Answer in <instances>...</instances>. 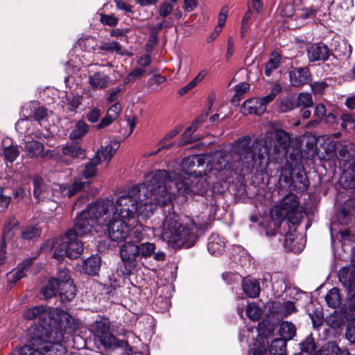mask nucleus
Instances as JSON below:
<instances>
[{
  "label": "nucleus",
  "instance_id": "c85d7f7f",
  "mask_svg": "<svg viewBox=\"0 0 355 355\" xmlns=\"http://www.w3.org/2000/svg\"><path fill=\"white\" fill-rule=\"evenodd\" d=\"M148 230V227H144L139 223H137L131 228L129 227L128 238L139 242L146 237Z\"/></svg>",
  "mask_w": 355,
  "mask_h": 355
},
{
  "label": "nucleus",
  "instance_id": "9d476101",
  "mask_svg": "<svg viewBox=\"0 0 355 355\" xmlns=\"http://www.w3.org/2000/svg\"><path fill=\"white\" fill-rule=\"evenodd\" d=\"M272 137V133L268 132L265 137V145H264V151L261 149V145L258 142H254L251 144H257L260 152L262 153L266 158L267 159V162H268V155L270 153L272 148H273V152L275 153H279L282 151L283 153H286L288 148L291 144V137L289 134L282 130L279 129L275 131V141H269V138Z\"/></svg>",
  "mask_w": 355,
  "mask_h": 355
},
{
  "label": "nucleus",
  "instance_id": "393cba45",
  "mask_svg": "<svg viewBox=\"0 0 355 355\" xmlns=\"http://www.w3.org/2000/svg\"><path fill=\"white\" fill-rule=\"evenodd\" d=\"M101 259L98 256H92L84 261L83 270L89 275L97 274L100 269Z\"/></svg>",
  "mask_w": 355,
  "mask_h": 355
},
{
  "label": "nucleus",
  "instance_id": "e433bc0d",
  "mask_svg": "<svg viewBox=\"0 0 355 355\" xmlns=\"http://www.w3.org/2000/svg\"><path fill=\"white\" fill-rule=\"evenodd\" d=\"M138 256L141 258H148L155 252L156 245L154 243L146 242L137 245Z\"/></svg>",
  "mask_w": 355,
  "mask_h": 355
},
{
  "label": "nucleus",
  "instance_id": "680f3d73",
  "mask_svg": "<svg viewBox=\"0 0 355 355\" xmlns=\"http://www.w3.org/2000/svg\"><path fill=\"white\" fill-rule=\"evenodd\" d=\"M206 71L202 70L198 73V74L191 81L189 82L187 86V87L191 90L194 88L199 83H200L206 76Z\"/></svg>",
  "mask_w": 355,
  "mask_h": 355
},
{
  "label": "nucleus",
  "instance_id": "79ce46f5",
  "mask_svg": "<svg viewBox=\"0 0 355 355\" xmlns=\"http://www.w3.org/2000/svg\"><path fill=\"white\" fill-rule=\"evenodd\" d=\"M321 355H349L347 351H341L334 343L324 345L321 349Z\"/></svg>",
  "mask_w": 355,
  "mask_h": 355
},
{
  "label": "nucleus",
  "instance_id": "a18cd8bd",
  "mask_svg": "<svg viewBox=\"0 0 355 355\" xmlns=\"http://www.w3.org/2000/svg\"><path fill=\"white\" fill-rule=\"evenodd\" d=\"M19 149L17 146L10 145V146L5 147L3 150V154L5 159L10 162H14L19 155Z\"/></svg>",
  "mask_w": 355,
  "mask_h": 355
},
{
  "label": "nucleus",
  "instance_id": "49530a36",
  "mask_svg": "<svg viewBox=\"0 0 355 355\" xmlns=\"http://www.w3.org/2000/svg\"><path fill=\"white\" fill-rule=\"evenodd\" d=\"M246 314L249 318L257 321L261 317V310L254 303H250L247 306Z\"/></svg>",
  "mask_w": 355,
  "mask_h": 355
},
{
  "label": "nucleus",
  "instance_id": "bb28decb",
  "mask_svg": "<svg viewBox=\"0 0 355 355\" xmlns=\"http://www.w3.org/2000/svg\"><path fill=\"white\" fill-rule=\"evenodd\" d=\"M60 299L62 302L71 301L76 295V290L73 282H65L59 286Z\"/></svg>",
  "mask_w": 355,
  "mask_h": 355
},
{
  "label": "nucleus",
  "instance_id": "a211bd4d",
  "mask_svg": "<svg viewBox=\"0 0 355 355\" xmlns=\"http://www.w3.org/2000/svg\"><path fill=\"white\" fill-rule=\"evenodd\" d=\"M290 82L294 87H299L310 80L311 73L307 67H297L289 72Z\"/></svg>",
  "mask_w": 355,
  "mask_h": 355
},
{
  "label": "nucleus",
  "instance_id": "0eeeda50",
  "mask_svg": "<svg viewBox=\"0 0 355 355\" xmlns=\"http://www.w3.org/2000/svg\"><path fill=\"white\" fill-rule=\"evenodd\" d=\"M80 218H82V211L75 220L74 227L65 233L61 243L55 248L53 257L58 261H61L64 257L75 259L82 254L84 250L83 243L78 239V236H82L88 233L80 234L78 232L76 225Z\"/></svg>",
  "mask_w": 355,
  "mask_h": 355
},
{
  "label": "nucleus",
  "instance_id": "8fccbe9b",
  "mask_svg": "<svg viewBox=\"0 0 355 355\" xmlns=\"http://www.w3.org/2000/svg\"><path fill=\"white\" fill-rule=\"evenodd\" d=\"M300 349L302 352L311 354L315 350V344L311 336H308L300 343Z\"/></svg>",
  "mask_w": 355,
  "mask_h": 355
},
{
  "label": "nucleus",
  "instance_id": "774afa93",
  "mask_svg": "<svg viewBox=\"0 0 355 355\" xmlns=\"http://www.w3.org/2000/svg\"><path fill=\"white\" fill-rule=\"evenodd\" d=\"M121 111V106L120 103H115L108 109L107 114H110V116L116 120L119 117Z\"/></svg>",
  "mask_w": 355,
  "mask_h": 355
},
{
  "label": "nucleus",
  "instance_id": "0e129e2a",
  "mask_svg": "<svg viewBox=\"0 0 355 355\" xmlns=\"http://www.w3.org/2000/svg\"><path fill=\"white\" fill-rule=\"evenodd\" d=\"M341 127L345 129L349 124L355 123V115L349 113H343L341 115Z\"/></svg>",
  "mask_w": 355,
  "mask_h": 355
},
{
  "label": "nucleus",
  "instance_id": "f704fd0d",
  "mask_svg": "<svg viewBox=\"0 0 355 355\" xmlns=\"http://www.w3.org/2000/svg\"><path fill=\"white\" fill-rule=\"evenodd\" d=\"M318 9L313 6L304 7L300 9L296 10L295 12V20H306L313 19L316 15Z\"/></svg>",
  "mask_w": 355,
  "mask_h": 355
},
{
  "label": "nucleus",
  "instance_id": "423d86ee",
  "mask_svg": "<svg viewBox=\"0 0 355 355\" xmlns=\"http://www.w3.org/2000/svg\"><path fill=\"white\" fill-rule=\"evenodd\" d=\"M207 170H199L194 171L195 175L189 174L187 176L178 177L175 181H173L172 176L168 175L170 181L166 184L168 191L171 196V185H174L177 189L178 193L184 198L192 196L193 195L203 196L207 191L209 183L206 178ZM168 174L169 173L168 172Z\"/></svg>",
  "mask_w": 355,
  "mask_h": 355
},
{
  "label": "nucleus",
  "instance_id": "4468645a",
  "mask_svg": "<svg viewBox=\"0 0 355 355\" xmlns=\"http://www.w3.org/2000/svg\"><path fill=\"white\" fill-rule=\"evenodd\" d=\"M205 164H207L206 167H209L210 164L209 156L207 155H193L182 159L181 173H173V175H170L172 176L173 181H175L178 177L187 176V173L195 175L194 171H197L196 168L203 167Z\"/></svg>",
  "mask_w": 355,
  "mask_h": 355
},
{
  "label": "nucleus",
  "instance_id": "39448f33",
  "mask_svg": "<svg viewBox=\"0 0 355 355\" xmlns=\"http://www.w3.org/2000/svg\"><path fill=\"white\" fill-rule=\"evenodd\" d=\"M28 344L20 349V355H64L66 348L61 343L63 335L55 330L47 335L45 329L33 327L31 330Z\"/></svg>",
  "mask_w": 355,
  "mask_h": 355
},
{
  "label": "nucleus",
  "instance_id": "4d7b16f0",
  "mask_svg": "<svg viewBox=\"0 0 355 355\" xmlns=\"http://www.w3.org/2000/svg\"><path fill=\"white\" fill-rule=\"evenodd\" d=\"M119 287L118 281L115 278L110 277L109 282L104 285L105 293L108 295H113L116 288Z\"/></svg>",
  "mask_w": 355,
  "mask_h": 355
},
{
  "label": "nucleus",
  "instance_id": "7ed1b4c3",
  "mask_svg": "<svg viewBox=\"0 0 355 355\" xmlns=\"http://www.w3.org/2000/svg\"><path fill=\"white\" fill-rule=\"evenodd\" d=\"M112 204L110 201L96 200L82 211V218L78 220L77 229L80 234L98 232L105 227L109 238L114 242H121L128 238L129 225L110 211Z\"/></svg>",
  "mask_w": 355,
  "mask_h": 355
},
{
  "label": "nucleus",
  "instance_id": "603ef678",
  "mask_svg": "<svg viewBox=\"0 0 355 355\" xmlns=\"http://www.w3.org/2000/svg\"><path fill=\"white\" fill-rule=\"evenodd\" d=\"M145 70L142 68L136 67L131 72H130L126 78L124 79V83L128 84L137 78H139L144 76Z\"/></svg>",
  "mask_w": 355,
  "mask_h": 355
},
{
  "label": "nucleus",
  "instance_id": "7c9ffc66",
  "mask_svg": "<svg viewBox=\"0 0 355 355\" xmlns=\"http://www.w3.org/2000/svg\"><path fill=\"white\" fill-rule=\"evenodd\" d=\"M279 334L282 338L285 340H290L296 334V327L294 324L288 321H283L279 327Z\"/></svg>",
  "mask_w": 355,
  "mask_h": 355
},
{
  "label": "nucleus",
  "instance_id": "cd10ccee",
  "mask_svg": "<svg viewBox=\"0 0 355 355\" xmlns=\"http://www.w3.org/2000/svg\"><path fill=\"white\" fill-rule=\"evenodd\" d=\"M62 153L74 159H84L85 151L77 144L67 145L62 148Z\"/></svg>",
  "mask_w": 355,
  "mask_h": 355
},
{
  "label": "nucleus",
  "instance_id": "ddd939ff",
  "mask_svg": "<svg viewBox=\"0 0 355 355\" xmlns=\"http://www.w3.org/2000/svg\"><path fill=\"white\" fill-rule=\"evenodd\" d=\"M279 178L286 184H288L297 193L305 192L309 187V180L306 175L304 173L298 172L293 175L291 166H286L282 168Z\"/></svg>",
  "mask_w": 355,
  "mask_h": 355
},
{
  "label": "nucleus",
  "instance_id": "e2e57ef3",
  "mask_svg": "<svg viewBox=\"0 0 355 355\" xmlns=\"http://www.w3.org/2000/svg\"><path fill=\"white\" fill-rule=\"evenodd\" d=\"M222 277L227 284H231L234 282H238L241 276L238 273L226 272L222 275Z\"/></svg>",
  "mask_w": 355,
  "mask_h": 355
},
{
  "label": "nucleus",
  "instance_id": "bf43d9fd",
  "mask_svg": "<svg viewBox=\"0 0 355 355\" xmlns=\"http://www.w3.org/2000/svg\"><path fill=\"white\" fill-rule=\"evenodd\" d=\"M180 130H181V128L179 127H177V128L170 130L169 132H168L164 135L163 139L162 140H160V141L159 142V145L161 146L163 145H165V142L171 140L173 138H174L180 132Z\"/></svg>",
  "mask_w": 355,
  "mask_h": 355
},
{
  "label": "nucleus",
  "instance_id": "4be33fe9",
  "mask_svg": "<svg viewBox=\"0 0 355 355\" xmlns=\"http://www.w3.org/2000/svg\"><path fill=\"white\" fill-rule=\"evenodd\" d=\"M225 248V239L220 237L218 234H212L209 239L207 243V250L210 254L214 255L221 254Z\"/></svg>",
  "mask_w": 355,
  "mask_h": 355
},
{
  "label": "nucleus",
  "instance_id": "dca6fc26",
  "mask_svg": "<svg viewBox=\"0 0 355 355\" xmlns=\"http://www.w3.org/2000/svg\"><path fill=\"white\" fill-rule=\"evenodd\" d=\"M120 256L124 263L135 266V262L139 257L137 245L131 241L125 242L121 248Z\"/></svg>",
  "mask_w": 355,
  "mask_h": 355
},
{
  "label": "nucleus",
  "instance_id": "864d4df0",
  "mask_svg": "<svg viewBox=\"0 0 355 355\" xmlns=\"http://www.w3.org/2000/svg\"><path fill=\"white\" fill-rule=\"evenodd\" d=\"M54 279H56L59 286L62 284H65V282H73L71 280L69 270L62 268L58 269L57 277H55Z\"/></svg>",
  "mask_w": 355,
  "mask_h": 355
},
{
  "label": "nucleus",
  "instance_id": "1a4fd4ad",
  "mask_svg": "<svg viewBox=\"0 0 355 355\" xmlns=\"http://www.w3.org/2000/svg\"><path fill=\"white\" fill-rule=\"evenodd\" d=\"M302 209L298 197L291 193L273 207L271 216L277 222H282L286 219L290 223L296 225L301 222L303 217Z\"/></svg>",
  "mask_w": 355,
  "mask_h": 355
},
{
  "label": "nucleus",
  "instance_id": "9b49d317",
  "mask_svg": "<svg viewBox=\"0 0 355 355\" xmlns=\"http://www.w3.org/2000/svg\"><path fill=\"white\" fill-rule=\"evenodd\" d=\"M352 266L343 267L340 270L338 278L343 286L347 290L350 297L348 302L349 310L352 317L355 316V254L352 258Z\"/></svg>",
  "mask_w": 355,
  "mask_h": 355
},
{
  "label": "nucleus",
  "instance_id": "f3484780",
  "mask_svg": "<svg viewBox=\"0 0 355 355\" xmlns=\"http://www.w3.org/2000/svg\"><path fill=\"white\" fill-rule=\"evenodd\" d=\"M270 313L278 314L287 317L297 311L295 303L292 301H286L283 304L279 302H272L268 304Z\"/></svg>",
  "mask_w": 355,
  "mask_h": 355
},
{
  "label": "nucleus",
  "instance_id": "6ab92c4d",
  "mask_svg": "<svg viewBox=\"0 0 355 355\" xmlns=\"http://www.w3.org/2000/svg\"><path fill=\"white\" fill-rule=\"evenodd\" d=\"M119 148V143L116 141L111 142L108 146H102L97 150L94 158H98L99 164L103 162L108 163Z\"/></svg>",
  "mask_w": 355,
  "mask_h": 355
},
{
  "label": "nucleus",
  "instance_id": "6e6d98bb",
  "mask_svg": "<svg viewBox=\"0 0 355 355\" xmlns=\"http://www.w3.org/2000/svg\"><path fill=\"white\" fill-rule=\"evenodd\" d=\"M173 6L169 2H164L159 5V15L165 18L168 17L173 11Z\"/></svg>",
  "mask_w": 355,
  "mask_h": 355
},
{
  "label": "nucleus",
  "instance_id": "5fc2aeb1",
  "mask_svg": "<svg viewBox=\"0 0 355 355\" xmlns=\"http://www.w3.org/2000/svg\"><path fill=\"white\" fill-rule=\"evenodd\" d=\"M193 133L188 128L182 135L178 145L182 146L194 142L197 139L193 136Z\"/></svg>",
  "mask_w": 355,
  "mask_h": 355
},
{
  "label": "nucleus",
  "instance_id": "c03bdc74",
  "mask_svg": "<svg viewBox=\"0 0 355 355\" xmlns=\"http://www.w3.org/2000/svg\"><path fill=\"white\" fill-rule=\"evenodd\" d=\"M281 56L278 53L273 54L265 66V75L270 76L272 72L277 69L280 64Z\"/></svg>",
  "mask_w": 355,
  "mask_h": 355
},
{
  "label": "nucleus",
  "instance_id": "c756f323",
  "mask_svg": "<svg viewBox=\"0 0 355 355\" xmlns=\"http://www.w3.org/2000/svg\"><path fill=\"white\" fill-rule=\"evenodd\" d=\"M85 184L86 182L77 180L74 181L71 187H69L67 184H66V186L59 187L60 195L67 196L68 198H71L84 189Z\"/></svg>",
  "mask_w": 355,
  "mask_h": 355
},
{
  "label": "nucleus",
  "instance_id": "f03ea898",
  "mask_svg": "<svg viewBox=\"0 0 355 355\" xmlns=\"http://www.w3.org/2000/svg\"><path fill=\"white\" fill-rule=\"evenodd\" d=\"M232 152L237 159H234L231 152L225 150L215 152L207 170L223 172L227 178L233 177L238 172L244 175L251 173L254 170L262 172L268 166L267 159L257 144H251L249 136L239 138L232 146Z\"/></svg>",
  "mask_w": 355,
  "mask_h": 355
},
{
  "label": "nucleus",
  "instance_id": "de8ad7c7",
  "mask_svg": "<svg viewBox=\"0 0 355 355\" xmlns=\"http://www.w3.org/2000/svg\"><path fill=\"white\" fill-rule=\"evenodd\" d=\"M297 107H310L313 105L312 96L309 93H300L297 98Z\"/></svg>",
  "mask_w": 355,
  "mask_h": 355
},
{
  "label": "nucleus",
  "instance_id": "a878e982",
  "mask_svg": "<svg viewBox=\"0 0 355 355\" xmlns=\"http://www.w3.org/2000/svg\"><path fill=\"white\" fill-rule=\"evenodd\" d=\"M282 91V87L279 84H275L272 88L271 92L269 94L262 98H258L257 102H259L261 107L258 109L257 112L263 113L266 109V105L272 101L276 96Z\"/></svg>",
  "mask_w": 355,
  "mask_h": 355
},
{
  "label": "nucleus",
  "instance_id": "5701e85b",
  "mask_svg": "<svg viewBox=\"0 0 355 355\" xmlns=\"http://www.w3.org/2000/svg\"><path fill=\"white\" fill-rule=\"evenodd\" d=\"M23 150L27 156L31 158L44 156V145L38 141L33 139L26 141Z\"/></svg>",
  "mask_w": 355,
  "mask_h": 355
},
{
  "label": "nucleus",
  "instance_id": "ea45409f",
  "mask_svg": "<svg viewBox=\"0 0 355 355\" xmlns=\"http://www.w3.org/2000/svg\"><path fill=\"white\" fill-rule=\"evenodd\" d=\"M279 111L282 113L291 111L297 107V104L294 97L288 96L283 98L278 101Z\"/></svg>",
  "mask_w": 355,
  "mask_h": 355
},
{
  "label": "nucleus",
  "instance_id": "338daca9",
  "mask_svg": "<svg viewBox=\"0 0 355 355\" xmlns=\"http://www.w3.org/2000/svg\"><path fill=\"white\" fill-rule=\"evenodd\" d=\"M101 115V112L98 108H94L90 110L87 114V119L89 122H96Z\"/></svg>",
  "mask_w": 355,
  "mask_h": 355
},
{
  "label": "nucleus",
  "instance_id": "f257e3e1",
  "mask_svg": "<svg viewBox=\"0 0 355 355\" xmlns=\"http://www.w3.org/2000/svg\"><path fill=\"white\" fill-rule=\"evenodd\" d=\"M169 182L167 171L157 170L145 176L144 183L125 191L115 201L109 199L102 200L112 202V205L109 209L114 212V215L121 218L131 219L141 206H149V210L152 211L157 205L164 206L170 203V192L166 187Z\"/></svg>",
  "mask_w": 355,
  "mask_h": 355
},
{
  "label": "nucleus",
  "instance_id": "f8f14e48",
  "mask_svg": "<svg viewBox=\"0 0 355 355\" xmlns=\"http://www.w3.org/2000/svg\"><path fill=\"white\" fill-rule=\"evenodd\" d=\"M24 318L26 320H34L38 318L39 322L32 325L28 329V334H31V330L33 327L39 329H45L47 335L51 334L52 331L58 330V329L51 328V318L50 313L47 308L44 306H37L28 309L24 312Z\"/></svg>",
  "mask_w": 355,
  "mask_h": 355
},
{
  "label": "nucleus",
  "instance_id": "13d9d810",
  "mask_svg": "<svg viewBox=\"0 0 355 355\" xmlns=\"http://www.w3.org/2000/svg\"><path fill=\"white\" fill-rule=\"evenodd\" d=\"M68 104L71 110H75L82 103L83 97L80 95H72L67 98Z\"/></svg>",
  "mask_w": 355,
  "mask_h": 355
},
{
  "label": "nucleus",
  "instance_id": "3c124183",
  "mask_svg": "<svg viewBox=\"0 0 355 355\" xmlns=\"http://www.w3.org/2000/svg\"><path fill=\"white\" fill-rule=\"evenodd\" d=\"M258 98L249 99L244 103V108L246 109L250 114H255L261 115L263 113H258L257 111L261 107L259 102H257Z\"/></svg>",
  "mask_w": 355,
  "mask_h": 355
},
{
  "label": "nucleus",
  "instance_id": "b1692460",
  "mask_svg": "<svg viewBox=\"0 0 355 355\" xmlns=\"http://www.w3.org/2000/svg\"><path fill=\"white\" fill-rule=\"evenodd\" d=\"M243 292L250 297L254 298L260 293V286L257 279L254 278L245 277L242 281Z\"/></svg>",
  "mask_w": 355,
  "mask_h": 355
},
{
  "label": "nucleus",
  "instance_id": "4c0bfd02",
  "mask_svg": "<svg viewBox=\"0 0 355 355\" xmlns=\"http://www.w3.org/2000/svg\"><path fill=\"white\" fill-rule=\"evenodd\" d=\"M88 131V125L83 121H78L74 129L71 132L69 138L71 139H80Z\"/></svg>",
  "mask_w": 355,
  "mask_h": 355
},
{
  "label": "nucleus",
  "instance_id": "37998d69",
  "mask_svg": "<svg viewBox=\"0 0 355 355\" xmlns=\"http://www.w3.org/2000/svg\"><path fill=\"white\" fill-rule=\"evenodd\" d=\"M98 49L99 50L108 52L115 51L121 55H123L122 46L116 41L103 42L99 44Z\"/></svg>",
  "mask_w": 355,
  "mask_h": 355
},
{
  "label": "nucleus",
  "instance_id": "aec40b11",
  "mask_svg": "<svg viewBox=\"0 0 355 355\" xmlns=\"http://www.w3.org/2000/svg\"><path fill=\"white\" fill-rule=\"evenodd\" d=\"M111 83L110 77L103 72L98 71L89 76L88 83L94 89H103Z\"/></svg>",
  "mask_w": 355,
  "mask_h": 355
},
{
  "label": "nucleus",
  "instance_id": "412c9836",
  "mask_svg": "<svg viewBox=\"0 0 355 355\" xmlns=\"http://www.w3.org/2000/svg\"><path fill=\"white\" fill-rule=\"evenodd\" d=\"M32 263V259H24L17 267L12 272L8 273V282L11 284H15L17 281L24 277Z\"/></svg>",
  "mask_w": 355,
  "mask_h": 355
},
{
  "label": "nucleus",
  "instance_id": "c9c22d12",
  "mask_svg": "<svg viewBox=\"0 0 355 355\" xmlns=\"http://www.w3.org/2000/svg\"><path fill=\"white\" fill-rule=\"evenodd\" d=\"M58 290H59V284L55 279L51 278L42 288V293L46 299H48L55 296Z\"/></svg>",
  "mask_w": 355,
  "mask_h": 355
},
{
  "label": "nucleus",
  "instance_id": "2eb2a0df",
  "mask_svg": "<svg viewBox=\"0 0 355 355\" xmlns=\"http://www.w3.org/2000/svg\"><path fill=\"white\" fill-rule=\"evenodd\" d=\"M306 51L310 62L326 61L330 55L329 47L322 42L311 44L307 47Z\"/></svg>",
  "mask_w": 355,
  "mask_h": 355
},
{
  "label": "nucleus",
  "instance_id": "72a5a7b5",
  "mask_svg": "<svg viewBox=\"0 0 355 355\" xmlns=\"http://www.w3.org/2000/svg\"><path fill=\"white\" fill-rule=\"evenodd\" d=\"M327 305L333 309L338 307L341 303V297L337 288H331L325 296Z\"/></svg>",
  "mask_w": 355,
  "mask_h": 355
},
{
  "label": "nucleus",
  "instance_id": "a19ab883",
  "mask_svg": "<svg viewBox=\"0 0 355 355\" xmlns=\"http://www.w3.org/2000/svg\"><path fill=\"white\" fill-rule=\"evenodd\" d=\"M99 164V159L98 158H92L85 165L83 170V175L85 178L94 177L96 173V166Z\"/></svg>",
  "mask_w": 355,
  "mask_h": 355
},
{
  "label": "nucleus",
  "instance_id": "20e7f679",
  "mask_svg": "<svg viewBox=\"0 0 355 355\" xmlns=\"http://www.w3.org/2000/svg\"><path fill=\"white\" fill-rule=\"evenodd\" d=\"M200 228L192 218L169 213L161 226V236L174 249L189 248L196 243Z\"/></svg>",
  "mask_w": 355,
  "mask_h": 355
},
{
  "label": "nucleus",
  "instance_id": "052dcab7",
  "mask_svg": "<svg viewBox=\"0 0 355 355\" xmlns=\"http://www.w3.org/2000/svg\"><path fill=\"white\" fill-rule=\"evenodd\" d=\"M47 116V110L44 107H38L35 110L34 118L39 123H42L44 119H46Z\"/></svg>",
  "mask_w": 355,
  "mask_h": 355
},
{
  "label": "nucleus",
  "instance_id": "69168bd1",
  "mask_svg": "<svg viewBox=\"0 0 355 355\" xmlns=\"http://www.w3.org/2000/svg\"><path fill=\"white\" fill-rule=\"evenodd\" d=\"M101 21L102 24L110 26H115L118 23V19L113 15H103Z\"/></svg>",
  "mask_w": 355,
  "mask_h": 355
},
{
  "label": "nucleus",
  "instance_id": "09e8293b",
  "mask_svg": "<svg viewBox=\"0 0 355 355\" xmlns=\"http://www.w3.org/2000/svg\"><path fill=\"white\" fill-rule=\"evenodd\" d=\"M33 196L35 198H39L40 195L42 193L43 188H44V180L43 179L39 176H35L33 180Z\"/></svg>",
  "mask_w": 355,
  "mask_h": 355
},
{
  "label": "nucleus",
  "instance_id": "6e6552de",
  "mask_svg": "<svg viewBox=\"0 0 355 355\" xmlns=\"http://www.w3.org/2000/svg\"><path fill=\"white\" fill-rule=\"evenodd\" d=\"M110 323L107 318L98 315L90 330L98 348L105 349H124L129 347L127 342L116 338L110 331Z\"/></svg>",
  "mask_w": 355,
  "mask_h": 355
},
{
  "label": "nucleus",
  "instance_id": "58836bf2",
  "mask_svg": "<svg viewBox=\"0 0 355 355\" xmlns=\"http://www.w3.org/2000/svg\"><path fill=\"white\" fill-rule=\"evenodd\" d=\"M41 234V229L37 225H28L21 231V237L24 239L31 240L37 238Z\"/></svg>",
  "mask_w": 355,
  "mask_h": 355
},
{
  "label": "nucleus",
  "instance_id": "2f4dec72",
  "mask_svg": "<svg viewBox=\"0 0 355 355\" xmlns=\"http://www.w3.org/2000/svg\"><path fill=\"white\" fill-rule=\"evenodd\" d=\"M19 222L14 216H9L5 222L3 232V241L7 239H10L13 237L14 234L12 230L18 225Z\"/></svg>",
  "mask_w": 355,
  "mask_h": 355
},
{
  "label": "nucleus",
  "instance_id": "473e14b6",
  "mask_svg": "<svg viewBox=\"0 0 355 355\" xmlns=\"http://www.w3.org/2000/svg\"><path fill=\"white\" fill-rule=\"evenodd\" d=\"M270 355H286V340L276 338L270 344L269 348Z\"/></svg>",
  "mask_w": 355,
  "mask_h": 355
}]
</instances>
